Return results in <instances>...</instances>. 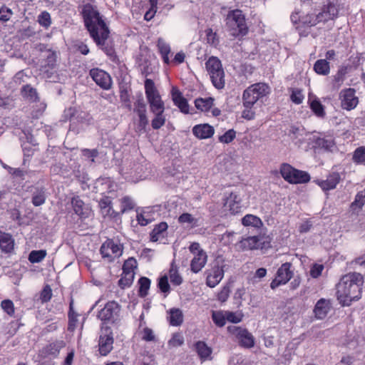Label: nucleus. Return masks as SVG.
<instances>
[{"mask_svg": "<svg viewBox=\"0 0 365 365\" xmlns=\"http://www.w3.org/2000/svg\"><path fill=\"white\" fill-rule=\"evenodd\" d=\"M340 176L337 173H332L324 180H319L317 184L323 190L334 189L339 182Z\"/></svg>", "mask_w": 365, "mask_h": 365, "instance_id": "obj_25", "label": "nucleus"}, {"mask_svg": "<svg viewBox=\"0 0 365 365\" xmlns=\"http://www.w3.org/2000/svg\"><path fill=\"white\" fill-rule=\"evenodd\" d=\"M214 99L212 98L208 97L205 98H197L195 101V106L197 109L200 110L202 112H207L213 106Z\"/></svg>", "mask_w": 365, "mask_h": 365, "instance_id": "obj_37", "label": "nucleus"}, {"mask_svg": "<svg viewBox=\"0 0 365 365\" xmlns=\"http://www.w3.org/2000/svg\"><path fill=\"white\" fill-rule=\"evenodd\" d=\"M22 96L29 101L34 102L38 99L36 90L29 85L24 86L21 88Z\"/></svg>", "mask_w": 365, "mask_h": 365, "instance_id": "obj_42", "label": "nucleus"}, {"mask_svg": "<svg viewBox=\"0 0 365 365\" xmlns=\"http://www.w3.org/2000/svg\"><path fill=\"white\" fill-rule=\"evenodd\" d=\"M304 95L302 91L299 88L292 89V93L290 95L291 101L295 104H300L304 100Z\"/></svg>", "mask_w": 365, "mask_h": 365, "instance_id": "obj_59", "label": "nucleus"}, {"mask_svg": "<svg viewBox=\"0 0 365 365\" xmlns=\"http://www.w3.org/2000/svg\"><path fill=\"white\" fill-rule=\"evenodd\" d=\"M337 15V9L334 4H329L322 13V16L325 17L324 21L333 20Z\"/></svg>", "mask_w": 365, "mask_h": 365, "instance_id": "obj_48", "label": "nucleus"}, {"mask_svg": "<svg viewBox=\"0 0 365 365\" xmlns=\"http://www.w3.org/2000/svg\"><path fill=\"white\" fill-rule=\"evenodd\" d=\"M226 311H215L212 312V319L214 322V323L220 327H223L227 321V319L225 317Z\"/></svg>", "mask_w": 365, "mask_h": 365, "instance_id": "obj_45", "label": "nucleus"}, {"mask_svg": "<svg viewBox=\"0 0 365 365\" xmlns=\"http://www.w3.org/2000/svg\"><path fill=\"white\" fill-rule=\"evenodd\" d=\"M66 346V343L62 341H56L46 346L43 348V352L46 356L56 358L60 353V351Z\"/></svg>", "mask_w": 365, "mask_h": 365, "instance_id": "obj_30", "label": "nucleus"}, {"mask_svg": "<svg viewBox=\"0 0 365 365\" xmlns=\"http://www.w3.org/2000/svg\"><path fill=\"white\" fill-rule=\"evenodd\" d=\"M71 205L74 212L81 218H86L89 216L91 210L78 196L71 199Z\"/></svg>", "mask_w": 365, "mask_h": 365, "instance_id": "obj_19", "label": "nucleus"}, {"mask_svg": "<svg viewBox=\"0 0 365 365\" xmlns=\"http://www.w3.org/2000/svg\"><path fill=\"white\" fill-rule=\"evenodd\" d=\"M260 237L259 236L244 237L237 245L238 248L242 250H257L260 247Z\"/></svg>", "mask_w": 365, "mask_h": 365, "instance_id": "obj_23", "label": "nucleus"}, {"mask_svg": "<svg viewBox=\"0 0 365 365\" xmlns=\"http://www.w3.org/2000/svg\"><path fill=\"white\" fill-rule=\"evenodd\" d=\"M89 74L95 83L101 88L104 90H109L111 88V77L105 71L95 68L91 69Z\"/></svg>", "mask_w": 365, "mask_h": 365, "instance_id": "obj_14", "label": "nucleus"}, {"mask_svg": "<svg viewBox=\"0 0 365 365\" xmlns=\"http://www.w3.org/2000/svg\"><path fill=\"white\" fill-rule=\"evenodd\" d=\"M168 227V226L166 222H160L157 225L150 234V240L152 242H157L164 238L165 232Z\"/></svg>", "mask_w": 365, "mask_h": 365, "instance_id": "obj_34", "label": "nucleus"}, {"mask_svg": "<svg viewBox=\"0 0 365 365\" xmlns=\"http://www.w3.org/2000/svg\"><path fill=\"white\" fill-rule=\"evenodd\" d=\"M229 34L235 37L243 36L247 33V24H230Z\"/></svg>", "mask_w": 365, "mask_h": 365, "instance_id": "obj_40", "label": "nucleus"}, {"mask_svg": "<svg viewBox=\"0 0 365 365\" xmlns=\"http://www.w3.org/2000/svg\"><path fill=\"white\" fill-rule=\"evenodd\" d=\"M46 201L45 190L43 189H38L34 192L32 197V203L34 206H40Z\"/></svg>", "mask_w": 365, "mask_h": 365, "instance_id": "obj_46", "label": "nucleus"}, {"mask_svg": "<svg viewBox=\"0 0 365 365\" xmlns=\"http://www.w3.org/2000/svg\"><path fill=\"white\" fill-rule=\"evenodd\" d=\"M355 93V90L353 88L344 89L340 92L339 97L342 108L351 110L356 107L359 100Z\"/></svg>", "mask_w": 365, "mask_h": 365, "instance_id": "obj_15", "label": "nucleus"}, {"mask_svg": "<svg viewBox=\"0 0 365 365\" xmlns=\"http://www.w3.org/2000/svg\"><path fill=\"white\" fill-rule=\"evenodd\" d=\"M225 207L228 210L231 214H237L241 211V198L237 192H231L227 197L225 202Z\"/></svg>", "mask_w": 365, "mask_h": 365, "instance_id": "obj_18", "label": "nucleus"}, {"mask_svg": "<svg viewBox=\"0 0 365 365\" xmlns=\"http://www.w3.org/2000/svg\"><path fill=\"white\" fill-rule=\"evenodd\" d=\"M352 160L356 164H365V146L359 147L354 150Z\"/></svg>", "mask_w": 365, "mask_h": 365, "instance_id": "obj_47", "label": "nucleus"}, {"mask_svg": "<svg viewBox=\"0 0 365 365\" xmlns=\"http://www.w3.org/2000/svg\"><path fill=\"white\" fill-rule=\"evenodd\" d=\"M168 319L172 326H179L183 322L182 312L178 308H172L168 311Z\"/></svg>", "mask_w": 365, "mask_h": 365, "instance_id": "obj_32", "label": "nucleus"}, {"mask_svg": "<svg viewBox=\"0 0 365 365\" xmlns=\"http://www.w3.org/2000/svg\"><path fill=\"white\" fill-rule=\"evenodd\" d=\"M100 251L103 258L112 262L122 255L123 246L118 242L108 240L102 245Z\"/></svg>", "mask_w": 365, "mask_h": 365, "instance_id": "obj_8", "label": "nucleus"}, {"mask_svg": "<svg viewBox=\"0 0 365 365\" xmlns=\"http://www.w3.org/2000/svg\"><path fill=\"white\" fill-rule=\"evenodd\" d=\"M138 283L140 285L139 294L141 297H145L150 287V280L147 277H143L140 278Z\"/></svg>", "mask_w": 365, "mask_h": 365, "instance_id": "obj_50", "label": "nucleus"}, {"mask_svg": "<svg viewBox=\"0 0 365 365\" xmlns=\"http://www.w3.org/2000/svg\"><path fill=\"white\" fill-rule=\"evenodd\" d=\"M195 348L200 358L202 361L210 359L212 349L209 346H207V345L205 342H197L195 344Z\"/></svg>", "mask_w": 365, "mask_h": 365, "instance_id": "obj_36", "label": "nucleus"}, {"mask_svg": "<svg viewBox=\"0 0 365 365\" xmlns=\"http://www.w3.org/2000/svg\"><path fill=\"white\" fill-rule=\"evenodd\" d=\"M145 92L150 111L153 113L164 112L165 105L161 99L160 95L157 90L154 82L151 79H146L145 81Z\"/></svg>", "mask_w": 365, "mask_h": 365, "instance_id": "obj_4", "label": "nucleus"}, {"mask_svg": "<svg viewBox=\"0 0 365 365\" xmlns=\"http://www.w3.org/2000/svg\"><path fill=\"white\" fill-rule=\"evenodd\" d=\"M331 304L329 300L320 299L315 304L314 313L317 319H323L330 310Z\"/></svg>", "mask_w": 365, "mask_h": 365, "instance_id": "obj_24", "label": "nucleus"}, {"mask_svg": "<svg viewBox=\"0 0 365 365\" xmlns=\"http://www.w3.org/2000/svg\"><path fill=\"white\" fill-rule=\"evenodd\" d=\"M207 42L209 44L216 46L219 43L217 35L211 29H208L205 31Z\"/></svg>", "mask_w": 365, "mask_h": 365, "instance_id": "obj_63", "label": "nucleus"}, {"mask_svg": "<svg viewBox=\"0 0 365 365\" xmlns=\"http://www.w3.org/2000/svg\"><path fill=\"white\" fill-rule=\"evenodd\" d=\"M163 113L164 112H159V113H153L155 115V118L151 122V125L153 129H159L165 124V118L163 115Z\"/></svg>", "mask_w": 365, "mask_h": 365, "instance_id": "obj_56", "label": "nucleus"}, {"mask_svg": "<svg viewBox=\"0 0 365 365\" xmlns=\"http://www.w3.org/2000/svg\"><path fill=\"white\" fill-rule=\"evenodd\" d=\"M242 223L245 226H252L257 228H259L263 225L261 219L253 215H246L242 219Z\"/></svg>", "mask_w": 365, "mask_h": 365, "instance_id": "obj_39", "label": "nucleus"}, {"mask_svg": "<svg viewBox=\"0 0 365 365\" xmlns=\"http://www.w3.org/2000/svg\"><path fill=\"white\" fill-rule=\"evenodd\" d=\"M47 64L42 65L41 68V74L43 78L51 79L54 73V66L56 63V56L54 53L49 54L47 57Z\"/></svg>", "mask_w": 365, "mask_h": 365, "instance_id": "obj_29", "label": "nucleus"}, {"mask_svg": "<svg viewBox=\"0 0 365 365\" xmlns=\"http://www.w3.org/2000/svg\"><path fill=\"white\" fill-rule=\"evenodd\" d=\"M113 331L110 327H102L99 338V351L102 356H106L113 349Z\"/></svg>", "mask_w": 365, "mask_h": 365, "instance_id": "obj_11", "label": "nucleus"}, {"mask_svg": "<svg viewBox=\"0 0 365 365\" xmlns=\"http://www.w3.org/2000/svg\"><path fill=\"white\" fill-rule=\"evenodd\" d=\"M139 336L141 339L145 341H154L155 340V335L153 331L146 327L139 331Z\"/></svg>", "mask_w": 365, "mask_h": 365, "instance_id": "obj_52", "label": "nucleus"}, {"mask_svg": "<svg viewBox=\"0 0 365 365\" xmlns=\"http://www.w3.org/2000/svg\"><path fill=\"white\" fill-rule=\"evenodd\" d=\"M244 110L242 112V117L247 120H252L255 116V111L253 108L254 105L247 106L244 101H242Z\"/></svg>", "mask_w": 365, "mask_h": 365, "instance_id": "obj_58", "label": "nucleus"}, {"mask_svg": "<svg viewBox=\"0 0 365 365\" xmlns=\"http://www.w3.org/2000/svg\"><path fill=\"white\" fill-rule=\"evenodd\" d=\"M178 222L189 228H194L200 226L199 219L187 212L182 213L179 216Z\"/></svg>", "mask_w": 365, "mask_h": 365, "instance_id": "obj_33", "label": "nucleus"}, {"mask_svg": "<svg viewBox=\"0 0 365 365\" xmlns=\"http://www.w3.org/2000/svg\"><path fill=\"white\" fill-rule=\"evenodd\" d=\"M91 36L98 45L104 43L109 34L106 24H85Z\"/></svg>", "mask_w": 365, "mask_h": 365, "instance_id": "obj_13", "label": "nucleus"}, {"mask_svg": "<svg viewBox=\"0 0 365 365\" xmlns=\"http://www.w3.org/2000/svg\"><path fill=\"white\" fill-rule=\"evenodd\" d=\"M207 256L206 252H200V255H193L190 263V269L194 273L199 272L206 264Z\"/></svg>", "mask_w": 365, "mask_h": 365, "instance_id": "obj_28", "label": "nucleus"}, {"mask_svg": "<svg viewBox=\"0 0 365 365\" xmlns=\"http://www.w3.org/2000/svg\"><path fill=\"white\" fill-rule=\"evenodd\" d=\"M158 287L163 292H164V293L169 292L170 285L168 283V278L166 275H164L160 278L159 282H158Z\"/></svg>", "mask_w": 365, "mask_h": 365, "instance_id": "obj_64", "label": "nucleus"}, {"mask_svg": "<svg viewBox=\"0 0 365 365\" xmlns=\"http://www.w3.org/2000/svg\"><path fill=\"white\" fill-rule=\"evenodd\" d=\"M137 268V262L133 258L127 259L123 266V272L126 274H134L135 269Z\"/></svg>", "mask_w": 365, "mask_h": 365, "instance_id": "obj_54", "label": "nucleus"}, {"mask_svg": "<svg viewBox=\"0 0 365 365\" xmlns=\"http://www.w3.org/2000/svg\"><path fill=\"white\" fill-rule=\"evenodd\" d=\"M152 209L150 207H146L143 210L140 212L137 210L136 220L138 224L141 226H146L150 223L153 218L151 216Z\"/></svg>", "mask_w": 365, "mask_h": 365, "instance_id": "obj_35", "label": "nucleus"}, {"mask_svg": "<svg viewBox=\"0 0 365 365\" xmlns=\"http://www.w3.org/2000/svg\"><path fill=\"white\" fill-rule=\"evenodd\" d=\"M110 204L111 201L108 197H104L99 201V206L103 215H112Z\"/></svg>", "mask_w": 365, "mask_h": 365, "instance_id": "obj_57", "label": "nucleus"}, {"mask_svg": "<svg viewBox=\"0 0 365 365\" xmlns=\"http://www.w3.org/2000/svg\"><path fill=\"white\" fill-rule=\"evenodd\" d=\"M1 307L2 309L9 316H13L14 314V305L11 300L10 299H4L1 303Z\"/></svg>", "mask_w": 365, "mask_h": 365, "instance_id": "obj_61", "label": "nucleus"}, {"mask_svg": "<svg viewBox=\"0 0 365 365\" xmlns=\"http://www.w3.org/2000/svg\"><path fill=\"white\" fill-rule=\"evenodd\" d=\"M226 21L227 23H244L245 16L241 10H232L227 14Z\"/></svg>", "mask_w": 365, "mask_h": 365, "instance_id": "obj_41", "label": "nucleus"}, {"mask_svg": "<svg viewBox=\"0 0 365 365\" xmlns=\"http://www.w3.org/2000/svg\"><path fill=\"white\" fill-rule=\"evenodd\" d=\"M236 136V132L233 129H230L220 135L218 138L219 141L222 143H230Z\"/></svg>", "mask_w": 365, "mask_h": 365, "instance_id": "obj_60", "label": "nucleus"}, {"mask_svg": "<svg viewBox=\"0 0 365 365\" xmlns=\"http://www.w3.org/2000/svg\"><path fill=\"white\" fill-rule=\"evenodd\" d=\"M292 264L289 262L284 263L278 269L275 278L272 281L270 287L272 289H276L280 285L287 284L292 277L293 272L291 270Z\"/></svg>", "mask_w": 365, "mask_h": 365, "instance_id": "obj_9", "label": "nucleus"}, {"mask_svg": "<svg viewBox=\"0 0 365 365\" xmlns=\"http://www.w3.org/2000/svg\"><path fill=\"white\" fill-rule=\"evenodd\" d=\"M46 256V250H33L29 255V260L31 263H38L42 261Z\"/></svg>", "mask_w": 365, "mask_h": 365, "instance_id": "obj_49", "label": "nucleus"}, {"mask_svg": "<svg viewBox=\"0 0 365 365\" xmlns=\"http://www.w3.org/2000/svg\"><path fill=\"white\" fill-rule=\"evenodd\" d=\"M314 70L317 74L327 76L330 72L329 63L326 59L317 60L314 65Z\"/></svg>", "mask_w": 365, "mask_h": 365, "instance_id": "obj_38", "label": "nucleus"}, {"mask_svg": "<svg viewBox=\"0 0 365 365\" xmlns=\"http://www.w3.org/2000/svg\"><path fill=\"white\" fill-rule=\"evenodd\" d=\"M363 276L358 272L344 275L336 284V297L342 306H349L361 298Z\"/></svg>", "mask_w": 365, "mask_h": 365, "instance_id": "obj_2", "label": "nucleus"}, {"mask_svg": "<svg viewBox=\"0 0 365 365\" xmlns=\"http://www.w3.org/2000/svg\"><path fill=\"white\" fill-rule=\"evenodd\" d=\"M308 103L310 108L317 117L324 118L325 116L326 113L324 107L317 96L312 94H309Z\"/></svg>", "mask_w": 365, "mask_h": 365, "instance_id": "obj_27", "label": "nucleus"}, {"mask_svg": "<svg viewBox=\"0 0 365 365\" xmlns=\"http://www.w3.org/2000/svg\"><path fill=\"white\" fill-rule=\"evenodd\" d=\"M173 101L182 113H189V105L187 100L182 96L181 92L175 87L171 91Z\"/></svg>", "mask_w": 365, "mask_h": 365, "instance_id": "obj_20", "label": "nucleus"}, {"mask_svg": "<svg viewBox=\"0 0 365 365\" xmlns=\"http://www.w3.org/2000/svg\"><path fill=\"white\" fill-rule=\"evenodd\" d=\"M83 155L90 159V162L93 163L94 158L97 155L95 150L85 149L81 152L78 149L68 150L63 153L64 158L67 165L62 163H57L51 168V172L54 175H60L63 176H68L71 170L74 177L80 181L85 182L87 180V175L83 170L80 169V165L77 163L78 157Z\"/></svg>", "mask_w": 365, "mask_h": 365, "instance_id": "obj_1", "label": "nucleus"}, {"mask_svg": "<svg viewBox=\"0 0 365 365\" xmlns=\"http://www.w3.org/2000/svg\"><path fill=\"white\" fill-rule=\"evenodd\" d=\"M81 14L83 17L84 23H104L96 7L90 4L83 6Z\"/></svg>", "mask_w": 365, "mask_h": 365, "instance_id": "obj_16", "label": "nucleus"}, {"mask_svg": "<svg viewBox=\"0 0 365 365\" xmlns=\"http://www.w3.org/2000/svg\"><path fill=\"white\" fill-rule=\"evenodd\" d=\"M192 133L199 139H207L213 135L215 130L210 125L204 123L195 125L192 128Z\"/></svg>", "mask_w": 365, "mask_h": 365, "instance_id": "obj_22", "label": "nucleus"}, {"mask_svg": "<svg viewBox=\"0 0 365 365\" xmlns=\"http://www.w3.org/2000/svg\"><path fill=\"white\" fill-rule=\"evenodd\" d=\"M223 277L224 270L222 267L215 266L207 272L206 284L210 287H215L221 282Z\"/></svg>", "mask_w": 365, "mask_h": 365, "instance_id": "obj_17", "label": "nucleus"}, {"mask_svg": "<svg viewBox=\"0 0 365 365\" xmlns=\"http://www.w3.org/2000/svg\"><path fill=\"white\" fill-rule=\"evenodd\" d=\"M14 246V240L10 234L5 233L0 230V248L6 252H10L13 250Z\"/></svg>", "mask_w": 365, "mask_h": 365, "instance_id": "obj_31", "label": "nucleus"}, {"mask_svg": "<svg viewBox=\"0 0 365 365\" xmlns=\"http://www.w3.org/2000/svg\"><path fill=\"white\" fill-rule=\"evenodd\" d=\"M157 46L163 63L166 65L170 64L171 60L169 55L171 53V48L170 44L163 38H159L157 42Z\"/></svg>", "mask_w": 365, "mask_h": 365, "instance_id": "obj_26", "label": "nucleus"}, {"mask_svg": "<svg viewBox=\"0 0 365 365\" xmlns=\"http://www.w3.org/2000/svg\"><path fill=\"white\" fill-rule=\"evenodd\" d=\"M120 311V308L118 303L109 302L98 312V317L102 321L114 323L118 320Z\"/></svg>", "mask_w": 365, "mask_h": 365, "instance_id": "obj_12", "label": "nucleus"}, {"mask_svg": "<svg viewBox=\"0 0 365 365\" xmlns=\"http://www.w3.org/2000/svg\"><path fill=\"white\" fill-rule=\"evenodd\" d=\"M205 67L213 86L217 89L222 88L225 86V72L219 58L210 57L205 63Z\"/></svg>", "mask_w": 365, "mask_h": 365, "instance_id": "obj_3", "label": "nucleus"}, {"mask_svg": "<svg viewBox=\"0 0 365 365\" xmlns=\"http://www.w3.org/2000/svg\"><path fill=\"white\" fill-rule=\"evenodd\" d=\"M282 178L289 183H305L309 181V175L302 170H297L287 163H283L280 167Z\"/></svg>", "mask_w": 365, "mask_h": 365, "instance_id": "obj_6", "label": "nucleus"}, {"mask_svg": "<svg viewBox=\"0 0 365 365\" xmlns=\"http://www.w3.org/2000/svg\"><path fill=\"white\" fill-rule=\"evenodd\" d=\"M134 277V274H126L123 272L122 277L118 281L119 286L122 289L129 287L133 284Z\"/></svg>", "mask_w": 365, "mask_h": 365, "instance_id": "obj_53", "label": "nucleus"}, {"mask_svg": "<svg viewBox=\"0 0 365 365\" xmlns=\"http://www.w3.org/2000/svg\"><path fill=\"white\" fill-rule=\"evenodd\" d=\"M227 331L235 338L240 346L250 349L255 346V337L247 329L237 326H229Z\"/></svg>", "mask_w": 365, "mask_h": 365, "instance_id": "obj_7", "label": "nucleus"}, {"mask_svg": "<svg viewBox=\"0 0 365 365\" xmlns=\"http://www.w3.org/2000/svg\"><path fill=\"white\" fill-rule=\"evenodd\" d=\"M169 277L170 282L175 286H178L182 283V277L179 274L177 266L175 265L173 263L171 264L169 271Z\"/></svg>", "mask_w": 365, "mask_h": 365, "instance_id": "obj_43", "label": "nucleus"}, {"mask_svg": "<svg viewBox=\"0 0 365 365\" xmlns=\"http://www.w3.org/2000/svg\"><path fill=\"white\" fill-rule=\"evenodd\" d=\"M270 93L269 86L264 83H257L249 86L242 94V101L247 106L255 105L257 101Z\"/></svg>", "mask_w": 365, "mask_h": 365, "instance_id": "obj_5", "label": "nucleus"}, {"mask_svg": "<svg viewBox=\"0 0 365 365\" xmlns=\"http://www.w3.org/2000/svg\"><path fill=\"white\" fill-rule=\"evenodd\" d=\"M314 149L322 150L327 152H333L336 149L334 138L331 135H313L310 138Z\"/></svg>", "mask_w": 365, "mask_h": 365, "instance_id": "obj_10", "label": "nucleus"}, {"mask_svg": "<svg viewBox=\"0 0 365 365\" xmlns=\"http://www.w3.org/2000/svg\"><path fill=\"white\" fill-rule=\"evenodd\" d=\"M365 204V189L359 192L356 195L354 201L351 203L352 209L361 208Z\"/></svg>", "mask_w": 365, "mask_h": 365, "instance_id": "obj_55", "label": "nucleus"}, {"mask_svg": "<svg viewBox=\"0 0 365 365\" xmlns=\"http://www.w3.org/2000/svg\"><path fill=\"white\" fill-rule=\"evenodd\" d=\"M134 111L139 117V126L144 128L148 123V118L146 115V105L142 96H140L135 103Z\"/></svg>", "mask_w": 365, "mask_h": 365, "instance_id": "obj_21", "label": "nucleus"}, {"mask_svg": "<svg viewBox=\"0 0 365 365\" xmlns=\"http://www.w3.org/2000/svg\"><path fill=\"white\" fill-rule=\"evenodd\" d=\"M244 314L241 311H237V312H230L226 311L225 317L227 319V321L232 323H239L242 322L243 319Z\"/></svg>", "mask_w": 365, "mask_h": 365, "instance_id": "obj_51", "label": "nucleus"}, {"mask_svg": "<svg viewBox=\"0 0 365 365\" xmlns=\"http://www.w3.org/2000/svg\"><path fill=\"white\" fill-rule=\"evenodd\" d=\"M120 212L123 214L133 210L135 207V202L133 199L128 196H125L120 200Z\"/></svg>", "mask_w": 365, "mask_h": 365, "instance_id": "obj_44", "label": "nucleus"}, {"mask_svg": "<svg viewBox=\"0 0 365 365\" xmlns=\"http://www.w3.org/2000/svg\"><path fill=\"white\" fill-rule=\"evenodd\" d=\"M184 343L183 336L179 334H174L172 338L168 341V345L170 347H177L181 346Z\"/></svg>", "mask_w": 365, "mask_h": 365, "instance_id": "obj_62", "label": "nucleus"}]
</instances>
